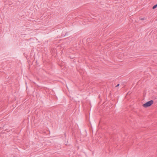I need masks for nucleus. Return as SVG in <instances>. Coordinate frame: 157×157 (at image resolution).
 <instances>
[{"label": "nucleus", "instance_id": "f257e3e1", "mask_svg": "<svg viewBox=\"0 0 157 157\" xmlns=\"http://www.w3.org/2000/svg\"><path fill=\"white\" fill-rule=\"evenodd\" d=\"M153 101L152 100H150L145 103L144 104L143 106V107L145 108H147V107L150 106L153 103Z\"/></svg>", "mask_w": 157, "mask_h": 157}, {"label": "nucleus", "instance_id": "f03ea898", "mask_svg": "<svg viewBox=\"0 0 157 157\" xmlns=\"http://www.w3.org/2000/svg\"><path fill=\"white\" fill-rule=\"evenodd\" d=\"M157 7V4L155 5H154L152 7V9H155Z\"/></svg>", "mask_w": 157, "mask_h": 157}, {"label": "nucleus", "instance_id": "7ed1b4c3", "mask_svg": "<svg viewBox=\"0 0 157 157\" xmlns=\"http://www.w3.org/2000/svg\"><path fill=\"white\" fill-rule=\"evenodd\" d=\"M140 19L141 20H144L145 19V18H141V17H140Z\"/></svg>", "mask_w": 157, "mask_h": 157}, {"label": "nucleus", "instance_id": "20e7f679", "mask_svg": "<svg viewBox=\"0 0 157 157\" xmlns=\"http://www.w3.org/2000/svg\"><path fill=\"white\" fill-rule=\"evenodd\" d=\"M119 86V84H118L116 86V87H118Z\"/></svg>", "mask_w": 157, "mask_h": 157}, {"label": "nucleus", "instance_id": "39448f33", "mask_svg": "<svg viewBox=\"0 0 157 157\" xmlns=\"http://www.w3.org/2000/svg\"><path fill=\"white\" fill-rule=\"evenodd\" d=\"M67 33H65V35L64 36H67Z\"/></svg>", "mask_w": 157, "mask_h": 157}, {"label": "nucleus", "instance_id": "423d86ee", "mask_svg": "<svg viewBox=\"0 0 157 157\" xmlns=\"http://www.w3.org/2000/svg\"><path fill=\"white\" fill-rule=\"evenodd\" d=\"M65 134V136H66V134Z\"/></svg>", "mask_w": 157, "mask_h": 157}]
</instances>
